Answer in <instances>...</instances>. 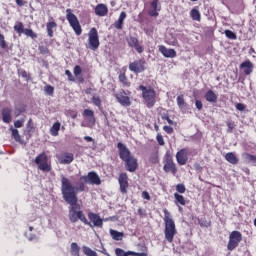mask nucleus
Wrapping results in <instances>:
<instances>
[{"instance_id": "obj_32", "label": "nucleus", "mask_w": 256, "mask_h": 256, "mask_svg": "<svg viewBox=\"0 0 256 256\" xmlns=\"http://www.w3.org/2000/svg\"><path fill=\"white\" fill-rule=\"evenodd\" d=\"M81 251V247L77 244V242L71 243L70 253L72 256H80L79 252Z\"/></svg>"}, {"instance_id": "obj_18", "label": "nucleus", "mask_w": 256, "mask_h": 256, "mask_svg": "<svg viewBox=\"0 0 256 256\" xmlns=\"http://www.w3.org/2000/svg\"><path fill=\"white\" fill-rule=\"evenodd\" d=\"M163 169L165 173H173V175L177 173V167L175 166V163L171 157L166 158Z\"/></svg>"}, {"instance_id": "obj_58", "label": "nucleus", "mask_w": 256, "mask_h": 256, "mask_svg": "<svg viewBox=\"0 0 256 256\" xmlns=\"http://www.w3.org/2000/svg\"><path fill=\"white\" fill-rule=\"evenodd\" d=\"M142 197H143V199H146V201L151 200V196L149 195V192H147V191L142 192Z\"/></svg>"}, {"instance_id": "obj_35", "label": "nucleus", "mask_w": 256, "mask_h": 256, "mask_svg": "<svg viewBox=\"0 0 256 256\" xmlns=\"http://www.w3.org/2000/svg\"><path fill=\"white\" fill-rule=\"evenodd\" d=\"M148 161L152 165H157V163H159V154L157 152H152L148 157Z\"/></svg>"}, {"instance_id": "obj_63", "label": "nucleus", "mask_w": 256, "mask_h": 256, "mask_svg": "<svg viewBox=\"0 0 256 256\" xmlns=\"http://www.w3.org/2000/svg\"><path fill=\"white\" fill-rule=\"evenodd\" d=\"M39 50L41 51V53H44V54L49 53V50H47V48H45V46H40Z\"/></svg>"}, {"instance_id": "obj_27", "label": "nucleus", "mask_w": 256, "mask_h": 256, "mask_svg": "<svg viewBox=\"0 0 256 256\" xmlns=\"http://www.w3.org/2000/svg\"><path fill=\"white\" fill-rule=\"evenodd\" d=\"M51 21L46 24L48 37H53V29L57 28V22L50 18Z\"/></svg>"}, {"instance_id": "obj_30", "label": "nucleus", "mask_w": 256, "mask_h": 256, "mask_svg": "<svg viewBox=\"0 0 256 256\" xmlns=\"http://www.w3.org/2000/svg\"><path fill=\"white\" fill-rule=\"evenodd\" d=\"M60 129H61V123L55 122L50 128V134L52 135V137H57V135H59Z\"/></svg>"}, {"instance_id": "obj_37", "label": "nucleus", "mask_w": 256, "mask_h": 256, "mask_svg": "<svg viewBox=\"0 0 256 256\" xmlns=\"http://www.w3.org/2000/svg\"><path fill=\"white\" fill-rule=\"evenodd\" d=\"M190 17L193 21H201V12L194 8L190 11Z\"/></svg>"}, {"instance_id": "obj_22", "label": "nucleus", "mask_w": 256, "mask_h": 256, "mask_svg": "<svg viewBox=\"0 0 256 256\" xmlns=\"http://www.w3.org/2000/svg\"><path fill=\"white\" fill-rule=\"evenodd\" d=\"M109 13V8L105 4H98L95 7V15L98 17H105Z\"/></svg>"}, {"instance_id": "obj_25", "label": "nucleus", "mask_w": 256, "mask_h": 256, "mask_svg": "<svg viewBox=\"0 0 256 256\" xmlns=\"http://www.w3.org/2000/svg\"><path fill=\"white\" fill-rule=\"evenodd\" d=\"M125 19H127V13L121 12L118 20L115 21L113 24L115 29H118V30L123 29V23H124Z\"/></svg>"}, {"instance_id": "obj_1", "label": "nucleus", "mask_w": 256, "mask_h": 256, "mask_svg": "<svg viewBox=\"0 0 256 256\" xmlns=\"http://www.w3.org/2000/svg\"><path fill=\"white\" fill-rule=\"evenodd\" d=\"M64 201L70 205L68 207V219L70 223H77V221H81L84 225H88V227L93 228V224L87 220L85 213L81 209V204H78L77 201L79 199L75 196V193L72 191H68L64 193Z\"/></svg>"}, {"instance_id": "obj_20", "label": "nucleus", "mask_w": 256, "mask_h": 256, "mask_svg": "<svg viewBox=\"0 0 256 256\" xmlns=\"http://www.w3.org/2000/svg\"><path fill=\"white\" fill-rule=\"evenodd\" d=\"M187 149H181L176 153V161L179 165H185L189 159Z\"/></svg>"}, {"instance_id": "obj_41", "label": "nucleus", "mask_w": 256, "mask_h": 256, "mask_svg": "<svg viewBox=\"0 0 256 256\" xmlns=\"http://www.w3.org/2000/svg\"><path fill=\"white\" fill-rule=\"evenodd\" d=\"M82 249H83L84 255H87V256H98L97 252L93 251L88 246H83Z\"/></svg>"}, {"instance_id": "obj_46", "label": "nucleus", "mask_w": 256, "mask_h": 256, "mask_svg": "<svg viewBox=\"0 0 256 256\" xmlns=\"http://www.w3.org/2000/svg\"><path fill=\"white\" fill-rule=\"evenodd\" d=\"M198 223L200 227H211V221H207L206 219H200Z\"/></svg>"}, {"instance_id": "obj_15", "label": "nucleus", "mask_w": 256, "mask_h": 256, "mask_svg": "<svg viewBox=\"0 0 256 256\" xmlns=\"http://www.w3.org/2000/svg\"><path fill=\"white\" fill-rule=\"evenodd\" d=\"M159 11H161L159 0H153L150 4V10L148 11L149 17H159Z\"/></svg>"}, {"instance_id": "obj_13", "label": "nucleus", "mask_w": 256, "mask_h": 256, "mask_svg": "<svg viewBox=\"0 0 256 256\" xmlns=\"http://www.w3.org/2000/svg\"><path fill=\"white\" fill-rule=\"evenodd\" d=\"M115 97H116L118 103H120V105H122V107H130L131 99L129 98V96H127V93H125L124 90H122L121 92L116 94Z\"/></svg>"}, {"instance_id": "obj_17", "label": "nucleus", "mask_w": 256, "mask_h": 256, "mask_svg": "<svg viewBox=\"0 0 256 256\" xmlns=\"http://www.w3.org/2000/svg\"><path fill=\"white\" fill-rule=\"evenodd\" d=\"M240 69H242L244 75H251L255 69V65L253 62H251V60H245L240 64Z\"/></svg>"}, {"instance_id": "obj_38", "label": "nucleus", "mask_w": 256, "mask_h": 256, "mask_svg": "<svg viewBox=\"0 0 256 256\" xmlns=\"http://www.w3.org/2000/svg\"><path fill=\"white\" fill-rule=\"evenodd\" d=\"M115 255L116 256H133V251H127L125 252V250L121 249V248H116L115 249Z\"/></svg>"}, {"instance_id": "obj_3", "label": "nucleus", "mask_w": 256, "mask_h": 256, "mask_svg": "<svg viewBox=\"0 0 256 256\" xmlns=\"http://www.w3.org/2000/svg\"><path fill=\"white\" fill-rule=\"evenodd\" d=\"M73 192L75 197H77V193H83L85 191V183L80 182L77 187L73 186L71 180L65 176H61V193L62 197L65 198V193Z\"/></svg>"}, {"instance_id": "obj_31", "label": "nucleus", "mask_w": 256, "mask_h": 256, "mask_svg": "<svg viewBox=\"0 0 256 256\" xmlns=\"http://www.w3.org/2000/svg\"><path fill=\"white\" fill-rule=\"evenodd\" d=\"M110 235L114 241H123V232H119L114 229H110Z\"/></svg>"}, {"instance_id": "obj_39", "label": "nucleus", "mask_w": 256, "mask_h": 256, "mask_svg": "<svg viewBox=\"0 0 256 256\" xmlns=\"http://www.w3.org/2000/svg\"><path fill=\"white\" fill-rule=\"evenodd\" d=\"M11 135L15 141L21 143V135H19V130L17 128L10 127Z\"/></svg>"}, {"instance_id": "obj_28", "label": "nucleus", "mask_w": 256, "mask_h": 256, "mask_svg": "<svg viewBox=\"0 0 256 256\" xmlns=\"http://www.w3.org/2000/svg\"><path fill=\"white\" fill-rule=\"evenodd\" d=\"M2 120L4 123H11V109L10 108H3Z\"/></svg>"}, {"instance_id": "obj_53", "label": "nucleus", "mask_w": 256, "mask_h": 256, "mask_svg": "<svg viewBox=\"0 0 256 256\" xmlns=\"http://www.w3.org/2000/svg\"><path fill=\"white\" fill-rule=\"evenodd\" d=\"M156 140L159 145H161V146L165 145V140L163 139V136L161 134H159V133L157 134Z\"/></svg>"}, {"instance_id": "obj_48", "label": "nucleus", "mask_w": 256, "mask_h": 256, "mask_svg": "<svg viewBox=\"0 0 256 256\" xmlns=\"http://www.w3.org/2000/svg\"><path fill=\"white\" fill-rule=\"evenodd\" d=\"M226 125L228 127L227 133H233V129H235V123L232 121H227Z\"/></svg>"}, {"instance_id": "obj_59", "label": "nucleus", "mask_w": 256, "mask_h": 256, "mask_svg": "<svg viewBox=\"0 0 256 256\" xmlns=\"http://www.w3.org/2000/svg\"><path fill=\"white\" fill-rule=\"evenodd\" d=\"M20 75H21V77H23L24 79H30L29 73H27V71H25V70H21V71H20Z\"/></svg>"}, {"instance_id": "obj_33", "label": "nucleus", "mask_w": 256, "mask_h": 256, "mask_svg": "<svg viewBox=\"0 0 256 256\" xmlns=\"http://www.w3.org/2000/svg\"><path fill=\"white\" fill-rule=\"evenodd\" d=\"M242 157L246 163H253V165H256V156L249 153H243Z\"/></svg>"}, {"instance_id": "obj_8", "label": "nucleus", "mask_w": 256, "mask_h": 256, "mask_svg": "<svg viewBox=\"0 0 256 256\" xmlns=\"http://www.w3.org/2000/svg\"><path fill=\"white\" fill-rule=\"evenodd\" d=\"M243 240V235L239 231H232L229 235V241L227 244L228 251H233L236 247H239V242Z\"/></svg>"}, {"instance_id": "obj_26", "label": "nucleus", "mask_w": 256, "mask_h": 256, "mask_svg": "<svg viewBox=\"0 0 256 256\" xmlns=\"http://www.w3.org/2000/svg\"><path fill=\"white\" fill-rule=\"evenodd\" d=\"M225 159L228 163H231V165H237V163H239V158L233 152L226 153Z\"/></svg>"}, {"instance_id": "obj_29", "label": "nucleus", "mask_w": 256, "mask_h": 256, "mask_svg": "<svg viewBox=\"0 0 256 256\" xmlns=\"http://www.w3.org/2000/svg\"><path fill=\"white\" fill-rule=\"evenodd\" d=\"M205 99L208 103H217V94L213 90H209L205 94Z\"/></svg>"}, {"instance_id": "obj_2", "label": "nucleus", "mask_w": 256, "mask_h": 256, "mask_svg": "<svg viewBox=\"0 0 256 256\" xmlns=\"http://www.w3.org/2000/svg\"><path fill=\"white\" fill-rule=\"evenodd\" d=\"M164 223L165 239L168 241V243H173V239L175 238V235H177V228H175V221H173V218H171V213H169V210L167 209H164Z\"/></svg>"}, {"instance_id": "obj_61", "label": "nucleus", "mask_w": 256, "mask_h": 256, "mask_svg": "<svg viewBox=\"0 0 256 256\" xmlns=\"http://www.w3.org/2000/svg\"><path fill=\"white\" fill-rule=\"evenodd\" d=\"M194 169L199 172L203 171V167H201V164L199 163L194 164Z\"/></svg>"}, {"instance_id": "obj_24", "label": "nucleus", "mask_w": 256, "mask_h": 256, "mask_svg": "<svg viewBox=\"0 0 256 256\" xmlns=\"http://www.w3.org/2000/svg\"><path fill=\"white\" fill-rule=\"evenodd\" d=\"M73 159V153H65L59 159V163H61V165H70V163H73Z\"/></svg>"}, {"instance_id": "obj_64", "label": "nucleus", "mask_w": 256, "mask_h": 256, "mask_svg": "<svg viewBox=\"0 0 256 256\" xmlns=\"http://www.w3.org/2000/svg\"><path fill=\"white\" fill-rule=\"evenodd\" d=\"M132 256H148V255L145 252H141V253L133 252Z\"/></svg>"}, {"instance_id": "obj_47", "label": "nucleus", "mask_w": 256, "mask_h": 256, "mask_svg": "<svg viewBox=\"0 0 256 256\" xmlns=\"http://www.w3.org/2000/svg\"><path fill=\"white\" fill-rule=\"evenodd\" d=\"M0 47L5 49L7 47V41H5V36L0 33Z\"/></svg>"}, {"instance_id": "obj_6", "label": "nucleus", "mask_w": 256, "mask_h": 256, "mask_svg": "<svg viewBox=\"0 0 256 256\" xmlns=\"http://www.w3.org/2000/svg\"><path fill=\"white\" fill-rule=\"evenodd\" d=\"M88 45L91 51H97V49H99V45H101V43L99 42V32H97V28H91L89 31Z\"/></svg>"}, {"instance_id": "obj_36", "label": "nucleus", "mask_w": 256, "mask_h": 256, "mask_svg": "<svg viewBox=\"0 0 256 256\" xmlns=\"http://www.w3.org/2000/svg\"><path fill=\"white\" fill-rule=\"evenodd\" d=\"M174 199H175L176 205H182V206L186 205L185 197H183V195H181L179 193H175L174 194Z\"/></svg>"}, {"instance_id": "obj_55", "label": "nucleus", "mask_w": 256, "mask_h": 256, "mask_svg": "<svg viewBox=\"0 0 256 256\" xmlns=\"http://www.w3.org/2000/svg\"><path fill=\"white\" fill-rule=\"evenodd\" d=\"M163 130L165 131V133H168V135L173 134V131H174L173 127H171V126H164Z\"/></svg>"}, {"instance_id": "obj_12", "label": "nucleus", "mask_w": 256, "mask_h": 256, "mask_svg": "<svg viewBox=\"0 0 256 256\" xmlns=\"http://www.w3.org/2000/svg\"><path fill=\"white\" fill-rule=\"evenodd\" d=\"M118 183L120 185V191L124 195L127 194V189H129V177L127 173H121L118 178Z\"/></svg>"}, {"instance_id": "obj_5", "label": "nucleus", "mask_w": 256, "mask_h": 256, "mask_svg": "<svg viewBox=\"0 0 256 256\" xmlns=\"http://www.w3.org/2000/svg\"><path fill=\"white\" fill-rule=\"evenodd\" d=\"M66 13V19L70 23V27H72L76 35H81V33H83V30L81 29V24L79 23L77 16H75V14L71 12V9H67Z\"/></svg>"}, {"instance_id": "obj_60", "label": "nucleus", "mask_w": 256, "mask_h": 256, "mask_svg": "<svg viewBox=\"0 0 256 256\" xmlns=\"http://www.w3.org/2000/svg\"><path fill=\"white\" fill-rule=\"evenodd\" d=\"M236 109H237V111H245V104H243V103H238V104L236 105Z\"/></svg>"}, {"instance_id": "obj_7", "label": "nucleus", "mask_w": 256, "mask_h": 256, "mask_svg": "<svg viewBox=\"0 0 256 256\" xmlns=\"http://www.w3.org/2000/svg\"><path fill=\"white\" fill-rule=\"evenodd\" d=\"M35 163L38 165V169H40V171H44V173H49V171H51V164H49V159L45 152L39 154L35 158Z\"/></svg>"}, {"instance_id": "obj_57", "label": "nucleus", "mask_w": 256, "mask_h": 256, "mask_svg": "<svg viewBox=\"0 0 256 256\" xmlns=\"http://www.w3.org/2000/svg\"><path fill=\"white\" fill-rule=\"evenodd\" d=\"M65 75H67L69 81H75V78H73V74L71 73V71L66 70Z\"/></svg>"}, {"instance_id": "obj_45", "label": "nucleus", "mask_w": 256, "mask_h": 256, "mask_svg": "<svg viewBox=\"0 0 256 256\" xmlns=\"http://www.w3.org/2000/svg\"><path fill=\"white\" fill-rule=\"evenodd\" d=\"M44 91L46 93V95H53V93H55V88L51 85L45 86L44 87Z\"/></svg>"}, {"instance_id": "obj_21", "label": "nucleus", "mask_w": 256, "mask_h": 256, "mask_svg": "<svg viewBox=\"0 0 256 256\" xmlns=\"http://www.w3.org/2000/svg\"><path fill=\"white\" fill-rule=\"evenodd\" d=\"M127 43L129 47H133L137 53H143L144 49L139 45V40L136 37L130 36L127 38Z\"/></svg>"}, {"instance_id": "obj_19", "label": "nucleus", "mask_w": 256, "mask_h": 256, "mask_svg": "<svg viewBox=\"0 0 256 256\" xmlns=\"http://www.w3.org/2000/svg\"><path fill=\"white\" fill-rule=\"evenodd\" d=\"M125 165H126V170L129 171L130 173H135L137 171V159L135 157H130L127 160H124Z\"/></svg>"}, {"instance_id": "obj_9", "label": "nucleus", "mask_w": 256, "mask_h": 256, "mask_svg": "<svg viewBox=\"0 0 256 256\" xmlns=\"http://www.w3.org/2000/svg\"><path fill=\"white\" fill-rule=\"evenodd\" d=\"M80 181L84 183H89V185H99L101 183V178L96 172H89L86 176H81Z\"/></svg>"}, {"instance_id": "obj_10", "label": "nucleus", "mask_w": 256, "mask_h": 256, "mask_svg": "<svg viewBox=\"0 0 256 256\" xmlns=\"http://www.w3.org/2000/svg\"><path fill=\"white\" fill-rule=\"evenodd\" d=\"M145 61L144 60H135L134 62H131L129 64V70L132 71V73H143L145 71Z\"/></svg>"}, {"instance_id": "obj_52", "label": "nucleus", "mask_w": 256, "mask_h": 256, "mask_svg": "<svg viewBox=\"0 0 256 256\" xmlns=\"http://www.w3.org/2000/svg\"><path fill=\"white\" fill-rule=\"evenodd\" d=\"M162 119H163L164 121H167V123H168L169 125H175V122H174L173 120H171V118H169V114H164V115L162 116Z\"/></svg>"}, {"instance_id": "obj_42", "label": "nucleus", "mask_w": 256, "mask_h": 256, "mask_svg": "<svg viewBox=\"0 0 256 256\" xmlns=\"http://www.w3.org/2000/svg\"><path fill=\"white\" fill-rule=\"evenodd\" d=\"M176 101L179 109H183V107H185V98L183 95L177 96Z\"/></svg>"}, {"instance_id": "obj_62", "label": "nucleus", "mask_w": 256, "mask_h": 256, "mask_svg": "<svg viewBox=\"0 0 256 256\" xmlns=\"http://www.w3.org/2000/svg\"><path fill=\"white\" fill-rule=\"evenodd\" d=\"M27 2L24 0H16V4L18 7H23Z\"/></svg>"}, {"instance_id": "obj_11", "label": "nucleus", "mask_w": 256, "mask_h": 256, "mask_svg": "<svg viewBox=\"0 0 256 256\" xmlns=\"http://www.w3.org/2000/svg\"><path fill=\"white\" fill-rule=\"evenodd\" d=\"M117 148L119 151V157L122 161H127V159H131V157H133L131 155V151L129 150V148H127L125 144L119 142L117 144Z\"/></svg>"}, {"instance_id": "obj_56", "label": "nucleus", "mask_w": 256, "mask_h": 256, "mask_svg": "<svg viewBox=\"0 0 256 256\" xmlns=\"http://www.w3.org/2000/svg\"><path fill=\"white\" fill-rule=\"evenodd\" d=\"M195 105L198 111H201V109H203V102H201V100H195Z\"/></svg>"}, {"instance_id": "obj_23", "label": "nucleus", "mask_w": 256, "mask_h": 256, "mask_svg": "<svg viewBox=\"0 0 256 256\" xmlns=\"http://www.w3.org/2000/svg\"><path fill=\"white\" fill-rule=\"evenodd\" d=\"M82 115L83 117H88V127L95 125V112L93 110L85 109Z\"/></svg>"}, {"instance_id": "obj_43", "label": "nucleus", "mask_w": 256, "mask_h": 256, "mask_svg": "<svg viewBox=\"0 0 256 256\" xmlns=\"http://www.w3.org/2000/svg\"><path fill=\"white\" fill-rule=\"evenodd\" d=\"M23 33L24 35H26V37H31V39H37V34L31 29H24Z\"/></svg>"}, {"instance_id": "obj_44", "label": "nucleus", "mask_w": 256, "mask_h": 256, "mask_svg": "<svg viewBox=\"0 0 256 256\" xmlns=\"http://www.w3.org/2000/svg\"><path fill=\"white\" fill-rule=\"evenodd\" d=\"M227 39H232L233 41H235V39H237V34H235V32L231 31V30H225L224 31Z\"/></svg>"}, {"instance_id": "obj_34", "label": "nucleus", "mask_w": 256, "mask_h": 256, "mask_svg": "<svg viewBox=\"0 0 256 256\" xmlns=\"http://www.w3.org/2000/svg\"><path fill=\"white\" fill-rule=\"evenodd\" d=\"M118 79L120 83H122L123 87H130L131 82H129V79H127V76L125 73H120L118 76Z\"/></svg>"}, {"instance_id": "obj_51", "label": "nucleus", "mask_w": 256, "mask_h": 256, "mask_svg": "<svg viewBox=\"0 0 256 256\" xmlns=\"http://www.w3.org/2000/svg\"><path fill=\"white\" fill-rule=\"evenodd\" d=\"M176 191L178 193H185V191H187V188H185V185L184 184H178L176 186Z\"/></svg>"}, {"instance_id": "obj_40", "label": "nucleus", "mask_w": 256, "mask_h": 256, "mask_svg": "<svg viewBox=\"0 0 256 256\" xmlns=\"http://www.w3.org/2000/svg\"><path fill=\"white\" fill-rule=\"evenodd\" d=\"M14 31H16L18 35H23V33L25 32L23 22H17L14 26Z\"/></svg>"}, {"instance_id": "obj_54", "label": "nucleus", "mask_w": 256, "mask_h": 256, "mask_svg": "<svg viewBox=\"0 0 256 256\" xmlns=\"http://www.w3.org/2000/svg\"><path fill=\"white\" fill-rule=\"evenodd\" d=\"M81 66H79V65H76L75 67H74V75H75V77H79V75H81Z\"/></svg>"}, {"instance_id": "obj_4", "label": "nucleus", "mask_w": 256, "mask_h": 256, "mask_svg": "<svg viewBox=\"0 0 256 256\" xmlns=\"http://www.w3.org/2000/svg\"><path fill=\"white\" fill-rule=\"evenodd\" d=\"M139 90L142 91V97L144 99L145 105L151 109V107L155 106L157 101V94L155 93V89L151 86H139Z\"/></svg>"}, {"instance_id": "obj_16", "label": "nucleus", "mask_w": 256, "mask_h": 256, "mask_svg": "<svg viewBox=\"0 0 256 256\" xmlns=\"http://www.w3.org/2000/svg\"><path fill=\"white\" fill-rule=\"evenodd\" d=\"M88 219L91 221L92 227H103V219H101L99 214L89 212Z\"/></svg>"}, {"instance_id": "obj_50", "label": "nucleus", "mask_w": 256, "mask_h": 256, "mask_svg": "<svg viewBox=\"0 0 256 256\" xmlns=\"http://www.w3.org/2000/svg\"><path fill=\"white\" fill-rule=\"evenodd\" d=\"M24 123H25V119L16 120L14 122V127H16V129H21V127H23Z\"/></svg>"}, {"instance_id": "obj_49", "label": "nucleus", "mask_w": 256, "mask_h": 256, "mask_svg": "<svg viewBox=\"0 0 256 256\" xmlns=\"http://www.w3.org/2000/svg\"><path fill=\"white\" fill-rule=\"evenodd\" d=\"M92 103L96 105V107H101V98H99L98 96H93Z\"/></svg>"}, {"instance_id": "obj_14", "label": "nucleus", "mask_w": 256, "mask_h": 256, "mask_svg": "<svg viewBox=\"0 0 256 256\" xmlns=\"http://www.w3.org/2000/svg\"><path fill=\"white\" fill-rule=\"evenodd\" d=\"M159 52L163 57H166V59H175V57H177V51H175V49L167 48L163 45L159 46Z\"/></svg>"}]
</instances>
